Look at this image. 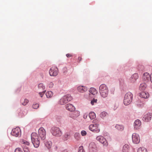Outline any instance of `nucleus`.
I'll return each instance as SVG.
<instances>
[{"label":"nucleus","mask_w":152,"mask_h":152,"mask_svg":"<svg viewBox=\"0 0 152 152\" xmlns=\"http://www.w3.org/2000/svg\"><path fill=\"white\" fill-rule=\"evenodd\" d=\"M89 147L90 150L94 151V150H96V145L94 142H91L89 145Z\"/></svg>","instance_id":"22"},{"label":"nucleus","mask_w":152,"mask_h":152,"mask_svg":"<svg viewBox=\"0 0 152 152\" xmlns=\"http://www.w3.org/2000/svg\"><path fill=\"white\" fill-rule=\"evenodd\" d=\"M58 148V147L57 145H54L53 146L52 149L53 151H56L57 149Z\"/></svg>","instance_id":"40"},{"label":"nucleus","mask_w":152,"mask_h":152,"mask_svg":"<svg viewBox=\"0 0 152 152\" xmlns=\"http://www.w3.org/2000/svg\"><path fill=\"white\" fill-rule=\"evenodd\" d=\"M87 117V116H85V115H84V116H83L84 118H86Z\"/></svg>","instance_id":"50"},{"label":"nucleus","mask_w":152,"mask_h":152,"mask_svg":"<svg viewBox=\"0 0 152 152\" xmlns=\"http://www.w3.org/2000/svg\"><path fill=\"white\" fill-rule=\"evenodd\" d=\"M89 92L93 95H95L97 93V90L94 88H90Z\"/></svg>","instance_id":"24"},{"label":"nucleus","mask_w":152,"mask_h":152,"mask_svg":"<svg viewBox=\"0 0 152 152\" xmlns=\"http://www.w3.org/2000/svg\"><path fill=\"white\" fill-rule=\"evenodd\" d=\"M139 96L142 98L146 99L149 97V94L148 92H142L139 94Z\"/></svg>","instance_id":"16"},{"label":"nucleus","mask_w":152,"mask_h":152,"mask_svg":"<svg viewBox=\"0 0 152 152\" xmlns=\"http://www.w3.org/2000/svg\"><path fill=\"white\" fill-rule=\"evenodd\" d=\"M45 145L48 149L50 148L52 145V143L51 141H47L45 142Z\"/></svg>","instance_id":"23"},{"label":"nucleus","mask_w":152,"mask_h":152,"mask_svg":"<svg viewBox=\"0 0 152 152\" xmlns=\"http://www.w3.org/2000/svg\"><path fill=\"white\" fill-rule=\"evenodd\" d=\"M28 100L26 99H25L24 100V101H23V102H21L22 105L24 106H25L28 103Z\"/></svg>","instance_id":"33"},{"label":"nucleus","mask_w":152,"mask_h":152,"mask_svg":"<svg viewBox=\"0 0 152 152\" xmlns=\"http://www.w3.org/2000/svg\"><path fill=\"white\" fill-rule=\"evenodd\" d=\"M81 134L82 136L86 135V132L84 130H83L81 132Z\"/></svg>","instance_id":"43"},{"label":"nucleus","mask_w":152,"mask_h":152,"mask_svg":"<svg viewBox=\"0 0 152 152\" xmlns=\"http://www.w3.org/2000/svg\"><path fill=\"white\" fill-rule=\"evenodd\" d=\"M31 141L35 148H37L39 146L40 143L39 139H35L34 140H31Z\"/></svg>","instance_id":"15"},{"label":"nucleus","mask_w":152,"mask_h":152,"mask_svg":"<svg viewBox=\"0 0 152 152\" xmlns=\"http://www.w3.org/2000/svg\"><path fill=\"white\" fill-rule=\"evenodd\" d=\"M80 112L78 111H75L72 113L71 117L75 118L80 115Z\"/></svg>","instance_id":"19"},{"label":"nucleus","mask_w":152,"mask_h":152,"mask_svg":"<svg viewBox=\"0 0 152 152\" xmlns=\"http://www.w3.org/2000/svg\"><path fill=\"white\" fill-rule=\"evenodd\" d=\"M45 91H42L41 92H40L39 93V95L41 97H42V96H43V94H44L45 93Z\"/></svg>","instance_id":"42"},{"label":"nucleus","mask_w":152,"mask_h":152,"mask_svg":"<svg viewBox=\"0 0 152 152\" xmlns=\"http://www.w3.org/2000/svg\"><path fill=\"white\" fill-rule=\"evenodd\" d=\"M133 99V94L130 92L127 93L125 95L124 103L126 105H127L130 104L132 102Z\"/></svg>","instance_id":"2"},{"label":"nucleus","mask_w":152,"mask_h":152,"mask_svg":"<svg viewBox=\"0 0 152 152\" xmlns=\"http://www.w3.org/2000/svg\"><path fill=\"white\" fill-rule=\"evenodd\" d=\"M89 129L93 132L96 133L99 132L100 131L99 125L97 124L90 125L89 126Z\"/></svg>","instance_id":"5"},{"label":"nucleus","mask_w":152,"mask_h":152,"mask_svg":"<svg viewBox=\"0 0 152 152\" xmlns=\"http://www.w3.org/2000/svg\"><path fill=\"white\" fill-rule=\"evenodd\" d=\"M38 134L41 140H44L46 137V133L43 127L40 128L38 130Z\"/></svg>","instance_id":"6"},{"label":"nucleus","mask_w":152,"mask_h":152,"mask_svg":"<svg viewBox=\"0 0 152 152\" xmlns=\"http://www.w3.org/2000/svg\"><path fill=\"white\" fill-rule=\"evenodd\" d=\"M108 115L107 113L105 111L102 112L100 115V117L102 118H104L105 117L107 116Z\"/></svg>","instance_id":"28"},{"label":"nucleus","mask_w":152,"mask_h":152,"mask_svg":"<svg viewBox=\"0 0 152 152\" xmlns=\"http://www.w3.org/2000/svg\"><path fill=\"white\" fill-rule=\"evenodd\" d=\"M31 140H34L35 139H39L37 134L36 132L32 133L31 135Z\"/></svg>","instance_id":"20"},{"label":"nucleus","mask_w":152,"mask_h":152,"mask_svg":"<svg viewBox=\"0 0 152 152\" xmlns=\"http://www.w3.org/2000/svg\"><path fill=\"white\" fill-rule=\"evenodd\" d=\"M97 99H94L92 101H91V103L92 105H93L94 104V103H96L97 102Z\"/></svg>","instance_id":"37"},{"label":"nucleus","mask_w":152,"mask_h":152,"mask_svg":"<svg viewBox=\"0 0 152 152\" xmlns=\"http://www.w3.org/2000/svg\"><path fill=\"white\" fill-rule=\"evenodd\" d=\"M51 132L52 134L54 136H60L62 134V133L59 129L56 127H53L51 129Z\"/></svg>","instance_id":"4"},{"label":"nucleus","mask_w":152,"mask_h":152,"mask_svg":"<svg viewBox=\"0 0 152 152\" xmlns=\"http://www.w3.org/2000/svg\"><path fill=\"white\" fill-rule=\"evenodd\" d=\"M19 115H20L21 116H22V114H20V113L19 114Z\"/></svg>","instance_id":"51"},{"label":"nucleus","mask_w":152,"mask_h":152,"mask_svg":"<svg viewBox=\"0 0 152 152\" xmlns=\"http://www.w3.org/2000/svg\"><path fill=\"white\" fill-rule=\"evenodd\" d=\"M87 117V116H85V115H84V116H83L84 118H86Z\"/></svg>","instance_id":"49"},{"label":"nucleus","mask_w":152,"mask_h":152,"mask_svg":"<svg viewBox=\"0 0 152 152\" xmlns=\"http://www.w3.org/2000/svg\"><path fill=\"white\" fill-rule=\"evenodd\" d=\"M22 143L25 145H29V143L28 142L24 140H23L22 141Z\"/></svg>","instance_id":"36"},{"label":"nucleus","mask_w":152,"mask_h":152,"mask_svg":"<svg viewBox=\"0 0 152 152\" xmlns=\"http://www.w3.org/2000/svg\"><path fill=\"white\" fill-rule=\"evenodd\" d=\"M72 99V98L69 94H67L64 96L60 100L59 103L61 105H63L70 101Z\"/></svg>","instance_id":"3"},{"label":"nucleus","mask_w":152,"mask_h":152,"mask_svg":"<svg viewBox=\"0 0 152 152\" xmlns=\"http://www.w3.org/2000/svg\"><path fill=\"white\" fill-rule=\"evenodd\" d=\"M66 57L68 58H70L72 56V55L69 53L67 54L66 55Z\"/></svg>","instance_id":"44"},{"label":"nucleus","mask_w":152,"mask_h":152,"mask_svg":"<svg viewBox=\"0 0 152 152\" xmlns=\"http://www.w3.org/2000/svg\"><path fill=\"white\" fill-rule=\"evenodd\" d=\"M69 134L68 133H66L63 136V139L65 141L66 140L69 138Z\"/></svg>","instance_id":"32"},{"label":"nucleus","mask_w":152,"mask_h":152,"mask_svg":"<svg viewBox=\"0 0 152 152\" xmlns=\"http://www.w3.org/2000/svg\"><path fill=\"white\" fill-rule=\"evenodd\" d=\"M62 152H68L67 150H64Z\"/></svg>","instance_id":"47"},{"label":"nucleus","mask_w":152,"mask_h":152,"mask_svg":"<svg viewBox=\"0 0 152 152\" xmlns=\"http://www.w3.org/2000/svg\"><path fill=\"white\" fill-rule=\"evenodd\" d=\"M99 91L101 95L104 98L107 96L108 94V88L104 84L101 85L99 87Z\"/></svg>","instance_id":"1"},{"label":"nucleus","mask_w":152,"mask_h":152,"mask_svg":"<svg viewBox=\"0 0 152 152\" xmlns=\"http://www.w3.org/2000/svg\"><path fill=\"white\" fill-rule=\"evenodd\" d=\"M133 142L136 144H138L140 141V137L139 135L136 133L133 134L132 136Z\"/></svg>","instance_id":"7"},{"label":"nucleus","mask_w":152,"mask_h":152,"mask_svg":"<svg viewBox=\"0 0 152 152\" xmlns=\"http://www.w3.org/2000/svg\"><path fill=\"white\" fill-rule=\"evenodd\" d=\"M66 110L70 111H74L75 109V107L70 104H66Z\"/></svg>","instance_id":"14"},{"label":"nucleus","mask_w":152,"mask_h":152,"mask_svg":"<svg viewBox=\"0 0 152 152\" xmlns=\"http://www.w3.org/2000/svg\"><path fill=\"white\" fill-rule=\"evenodd\" d=\"M15 152H23L21 148H17L15 150Z\"/></svg>","instance_id":"39"},{"label":"nucleus","mask_w":152,"mask_h":152,"mask_svg":"<svg viewBox=\"0 0 152 152\" xmlns=\"http://www.w3.org/2000/svg\"><path fill=\"white\" fill-rule=\"evenodd\" d=\"M38 88L40 91H43L45 90V87L43 84L41 83L38 85Z\"/></svg>","instance_id":"25"},{"label":"nucleus","mask_w":152,"mask_h":152,"mask_svg":"<svg viewBox=\"0 0 152 152\" xmlns=\"http://www.w3.org/2000/svg\"><path fill=\"white\" fill-rule=\"evenodd\" d=\"M20 132V129L19 127H16L13 129L11 132V134L13 136L18 137Z\"/></svg>","instance_id":"10"},{"label":"nucleus","mask_w":152,"mask_h":152,"mask_svg":"<svg viewBox=\"0 0 152 152\" xmlns=\"http://www.w3.org/2000/svg\"><path fill=\"white\" fill-rule=\"evenodd\" d=\"M76 134H75V138H76Z\"/></svg>","instance_id":"52"},{"label":"nucleus","mask_w":152,"mask_h":152,"mask_svg":"<svg viewBox=\"0 0 152 152\" xmlns=\"http://www.w3.org/2000/svg\"><path fill=\"white\" fill-rule=\"evenodd\" d=\"M97 140L99 141L104 145L107 146L108 145V143L106 139L102 136H97L96 138Z\"/></svg>","instance_id":"9"},{"label":"nucleus","mask_w":152,"mask_h":152,"mask_svg":"<svg viewBox=\"0 0 152 152\" xmlns=\"http://www.w3.org/2000/svg\"><path fill=\"white\" fill-rule=\"evenodd\" d=\"M53 86H54V84L52 82H50L48 85V86H49V88H52L53 87Z\"/></svg>","instance_id":"41"},{"label":"nucleus","mask_w":152,"mask_h":152,"mask_svg":"<svg viewBox=\"0 0 152 152\" xmlns=\"http://www.w3.org/2000/svg\"><path fill=\"white\" fill-rule=\"evenodd\" d=\"M89 116L91 119H93L96 118V115L94 112H91L89 114Z\"/></svg>","instance_id":"30"},{"label":"nucleus","mask_w":152,"mask_h":152,"mask_svg":"<svg viewBox=\"0 0 152 152\" xmlns=\"http://www.w3.org/2000/svg\"><path fill=\"white\" fill-rule=\"evenodd\" d=\"M137 152H147V149L144 147H140L138 148Z\"/></svg>","instance_id":"27"},{"label":"nucleus","mask_w":152,"mask_h":152,"mask_svg":"<svg viewBox=\"0 0 152 152\" xmlns=\"http://www.w3.org/2000/svg\"><path fill=\"white\" fill-rule=\"evenodd\" d=\"M58 70L57 68L55 66L52 67L49 71V74L50 76H56L58 74Z\"/></svg>","instance_id":"8"},{"label":"nucleus","mask_w":152,"mask_h":152,"mask_svg":"<svg viewBox=\"0 0 152 152\" xmlns=\"http://www.w3.org/2000/svg\"><path fill=\"white\" fill-rule=\"evenodd\" d=\"M129 148V146L128 144L125 145L123 147V151L124 152H128Z\"/></svg>","instance_id":"29"},{"label":"nucleus","mask_w":152,"mask_h":152,"mask_svg":"<svg viewBox=\"0 0 152 152\" xmlns=\"http://www.w3.org/2000/svg\"><path fill=\"white\" fill-rule=\"evenodd\" d=\"M39 104H38L37 103H36V104H33L32 105V107L34 109H37V108H38L39 107Z\"/></svg>","instance_id":"35"},{"label":"nucleus","mask_w":152,"mask_h":152,"mask_svg":"<svg viewBox=\"0 0 152 152\" xmlns=\"http://www.w3.org/2000/svg\"><path fill=\"white\" fill-rule=\"evenodd\" d=\"M150 75H151L148 72L144 73L142 76L143 80L146 82L149 81L151 77Z\"/></svg>","instance_id":"13"},{"label":"nucleus","mask_w":152,"mask_h":152,"mask_svg":"<svg viewBox=\"0 0 152 152\" xmlns=\"http://www.w3.org/2000/svg\"><path fill=\"white\" fill-rule=\"evenodd\" d=\"M152 117V114L150 113H147L144 115L143 120L145 121L148 122L151 120Z\"/></svg>","instance_id":"11"},{"label":"nucleus","mask_w":152,"mask_h":152,"mask_svg":"<svg viewBox=\"0 0 152 152\" xmlns=\"http://www.w3.org/2000/svg\"><path fill=\"white\" fill-rule=\"evenodd\" d=\"M138 77V75L137 73L133 74L130 78V80L132 82H134Z\"/></svg>","instance_id":"18"},{"label":"nucleus","mask_w":152,"mask_h":152,"mask_svg":"<svg viewBox=\"0 0 152 152\" xmlns=\"http://www.w3.org/2000/svg\"><path fill=\"white\" fill-rule=\"evenodd\" d=\"M46 95L47 98H50L53 96V93L52 91H49L46 93Z\"/></svg>","instance_id":"31"},{"label":"nucleus","mask_w":152,"mask_h":152,"mask_svg":"<svg viewBox=\"0 0 152 152\" xmlns=\"http://www.w3.org/2000/svg\"><path fill=\"white\" fill-rule=\"evenodd\" d=\"M77 90L78 91L83 93L87 91V88L84 86H79L77 88Z\"/></svg>","instance_id":"12"},{"label":"nucleus","mask_w":152,"mask_h":152,"mask_svg":"<svg viewBox=\"0 0 152 152\" xmlns=\"http://www.w3.org/2000/svg\"><path fill=\"white\" fill-rule=\"evenodd\" d=\"M23 148L24 152H30L27 146H23Z\"/></svg>","instance_id":"34"},{"label":"nucleus","mask_w":152,"mask_h":152,"mask_svg":"<svg viewBox=\"0 0 152 152\" xmlns=\"http://www.w3.org/2000/svg\"><path fill=\"white\" fill-rule=\"evenodd\" d=\"M78 152H85V151L83 149V146H80L79 148V150Z\"/></svg>","instance_id":"38"},{"label":"nucleus","mask_w":152,"mask_h":152,"mask_svg":"<svg viewBox=\"0 0 152 152\" xmlns=\"http://www.w3.org/2000/svg\"><path fill=\"white\" fill-rule=\"evenodd\" d=\"M146 84L145 83H142L140 84L139 89L141 91L144 90L146 88Z\"/></svg>","instance_id":"21"},{"label":"nucleus","mask_w":152,"mask_h":152,"mask_svg":"<svg viewBox=\"0 0 152 152\" xmlns=\"http://www.w3.org/2000/svg\"><path fill=\"white\" fill-rule=\"evenodd\" d=\"M61 118V116H58V115H57L56 116V118L57 120H59Z\"/></svg>","instance_id":"45"},{"label":"nucleus","mask_w":152,"mask_h":152,"mask_svg":"<svg viewBox=\"0 0 152 152\" xmlns=\"http://www.w3.org/2000/svg\"><path fill=\"white\" fill-rule=\"evenodd\" d=\"M115 128L120 131H122L124 129V127L122 125L117 124L115 126Z\"/></svg>","instance_id":"26"},{"label":"nucleus","mask_w":152,"mask_h":152,"mask_svg":"<svg viewBox=\"0 0 152 152\" xmlns=\"http://www.w3.org/2000/svg\"><path fill=\"white\" fill-rule=\"evenodd\" d=\"M141 122L140 120L138 119L136 120L134 124V128L135 129H138L141 126Z\"/></svg>","instance_id":"17"},{"label":"nucleus","mask_w":152,"mask_h":152,"mask_svg":"<svg viewBox=\"0 0 152 152\" xmlns=\"http://www.w3.org/2000/svg\"><path fill=\"white\" fill-rule=\"evenodd\" d=\"M78 59L80 60V61L82 59V58L79 57L78 58Z\"/></svg>","instance_id":"48"},{"label":"nucleus","mask_w":152,"mask_h":152,"mask_svg":"<svg viewBox=\"0 0 152 152\" xmlns=\"http://www.w3.org/2000/svg\"><path fill=\"white\" fill-rule=\"evenodd\" d=\"M150 80H151V82L152 83V73L151 74Z\"/></svg>","instance_id":"46"}]
</instances>
